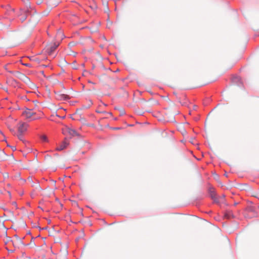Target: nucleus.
Returning <instances> with one entry per match:
<instances>
[{"label":"nucleus","mask_w":259,"mask_h":259,"mask_svg":"<svg viewBox=\"0 0 259 259\" xmlns=\"http://www.w3.org/2000/svg\"><path fill=\"white\" fill-rule=\"evenodd\" d=\"M35 114V113L34 112L28 108L24 110L22 113V116H23L26 119H31L32 116Z\"/></svg>","instance_id":"1"},{"label":"nucleus","mask_w":259,"mask_h":259,"mask_svg":"<svg viewBox=\"0 0 259 259\" xmlns=\"http://www.w3.org/2000/svg\"><path fill=\"white\" fill-rule=\"evenodd\" d=\"M28 126V124L23 122H20L18 124V131L19 133H25L27 129Z\"/></svg>","instance_id":"2"},{"label":"nucleus","mask_w":259,"mask_h":259,"mask_svg":"<svg viewBox=\"0 0 259 259\" xmlns=\"http://www.w3.org/2000/svg\"><path fill=\"white\" fill-rule=\"evenodd\" d=\"M56 98L59 100H67L69 99V97L68 95L65 93H63L61 92H55Z\"/></svg>","instance_id":"3"},{"label":"nucleus","mask_w":259,"mask_h":259,"mask_svg":"<svg viewBox=\"0 0 259 259\" xmlns=\"http://www.w3.org/2000/svg\"><path fill=\"white\" fill-rule=\"evenodd\" d=\"M58 46V44H56V43L50 44L47 46L46 51L49 55H51L53 53V52L56 49Z\"/></svg>","instance_id":"4"},{"label":"nucleus","mask_w":259,"mask_h":259,"mask_svg":"<svg viewBox=\"0 0 259 259\" xmlns=\"http://www.w3.org/2000/svg\"><path fill=\"white\" fill-rule=\"evenodd\" d=\"M64 134H68L71 136L74 137L77 135V132L75 130L72 129L68 127H66L63 130Z\"/></svg>","instance_id":"5"},{"label":"nucleus","mask_w":259,"mask_h":259,"mask_svg":"<svg viewBox=\"0 0 259 259\" xmlns=\"http://www.w3.org/2000/svg\"><path fill=\"white\" fill-rule=\"evenodd\" d=\"M29 8H30V4L27 6V10L26 11L21 10V14L19 16H22L20 18V20L22 22L24 21L27 18L26 14L29 12Z\"/></svg>","instance_id":"6"},{"label":"nucleus","mask_w":259,"mask_h":259,"mask_svg":"<svg viewBox=\"0 0 259 259\" xmlns=\"http://www.w3.org/2000/svg\"><path fill=\"white\" fill-rule=\"evenodd\" d=\"M18 77L23 81L25 82L27 84H29L30 83V79L26 76L25 74L23 73H19L18 74Z\"/></svg>","instance_id":"7"},{"label":"nucleus","mask_w":259,"mask_h":259,"mask_svg":"<svg viewBox=\"0 0 259 259\" xmlns=\"http://www.w3.org/2000/svg\"><path fill=\"white\" fill-rule=\"evenodd\" d=\"M68 145V143L66 141H64L57 147L56 150L58 151L63 150L67 147Z\"/></svg>","instance_id":"8"},{"label":"nucleus","mask_w":259,"mask_h":259,"mask_svg":"<svg viewBox=\"0 0 259 259\" xmlns=\"http://www.w3.org/2000/svg\"><path fill=\"white\" fill-rule=\"evenodd\" d=\"M224 216L227 219H230L234 218V214L232 211L231 210H226Z\"/></svg>","instance_id":"9"},{"label":"nucleus","mask_w":259,"mask_h":259,"mask_svg":"<svg viewBox=\"0 0 259 259\" xmlns=\"http://www.w3.org/2000/svg\"><path fill=\"white\" fill-rule=\"evenodd\" d=\"M245 211L247 213L252 212L253 215H254L255 214V208L253 206H247V208H246Z\"/></svg>","instance_id":"10"},{"label":"nucleus","mask_w":259,"mask_h":259,"mask_svg":"<svg viewBox=\"0 0 259 259\" xmlns=\"http://www.w3.org/2000/svg\"><path fill=\"white\" fill-rule=\"evenodd\" d=\"M2 153L5 156V158H4V159H3V160H6V161H7V160H9V161H13V159H14V157H13V156L12 154L9 155V156H8V155H6L4 152H2Z\"/></svg>","instance_id":"11"},{"label":"nucleus","mask_w":259,"mask_h":259,"mask_svg":"<svg viewBox=\"0 0 259 259\" xmlns=\"http://www.w3.org/2000/svg\"><path fill=\"white\" fill-rule=\"evenodd\" d=\"M36 17H37L36 16L33 15L31 17V18L29 20V21H35L34 24H36L38 21V19H39L38 18H36Z\"/></svg>","instance_id":"12"},{"label":"nucleus","mask_w":259,"mask_h":259,"mask_svg":"<svg viewBox=\"0 0 259 259\" xmlns=\"http://www.w3.org/2000/svg\"><path fill=\"white\" fill-rule=\"evenodd\" d=\"M63 36V34H62V32L58 31L56 34V37L58 38L62 39Z\"/></svg>","instance_id":"13"},{"label":"nucleus","mask_w":259,"mask_h":259,"mask_svg":"<svg viewBox=\"0 0 259 259\" xmlns=\"http://www.w3.org/2000/svg\"><path fill=\"white\" fill-rule=\"evenodd\" d=\"M23 133H18V134L17 135V137L20 140L24 142L23 138Z\"/></svg>","instance_id":"14"},{"label":"nucleus","mask_w":259,"mask_h":259,"mask_svg":"<svg viewBox=\"0 0 259 259\" xmlns=\"http://www.w3.org/2000/svg\"><path fill=\"white\" fill-rule=\"evenodd\" d=\"M9 10H7V13L9 15L11 14V12H13L14 11V9L11 8L10 6H8Z\"/></svg>","instance_id":"15"},{"label":"nucleus","mask_w":259,"mask_h":259,"mask_svg":"<svg viewBox=\"0 0 259 259\" xmlns=\"http://www.w3.org/2000/svg\"><path fill=\"white\" fill-rule=\"evenodd\" d=\"M41 139L44 141H47V137L45 135H42L41 136Z\"/></svg>","instance_id":"16"},{"label":"nucleus","mask_w":259,"mask_h":259,"mask_svg":"<svg viewBox=\"0 0 259 259\" xmlns=\"http://www.w3.org/2000/svg\"><path fill=\"white\" fill-rule=\"evenodd\" d=\"M210 191L211 193H212V194H211L212 198L213 199L215 200V194L212 193L213 191L211 190V189H210Z\"/></svg>","instance_id":"17"},{"label":"nucleus","mask_w":259,"mask_h":259,"mask_svg":"<svg viewBox=\"0 0 259 259\" xmlns=\"http://www.w3.org/2000/svg\"><path fill=\"white\" fill-rule=\"evenodd\" d=\"M33 60L36 62H37L38 63H39L40 62V60L38 58H34L33 59Z\"/></svg>","instance_id":"18"},{"label":"nucleus","mask_w":259,"mask_h":259,"mask_svg":"<svg viewBox=\"0 0 259 259\" xmlns=\"http://www.w3.org/2000/svg\"><path fill=\"white\" fill-rule=\"evenodd\" d=\"M0 88H1V89H4V90H5L7 92H8V89H7V88H4L3 87V86L2 85V84H1V83H0Z\"/></svg>","instance_id":"19"},{"label":"nucleus","mask_w":259,"mask_h":259,"mask_svg":"<svg viewBox=\"0 0 259 259\" xmlns=\"http://www.w3.org/2000/svg\"><path fill=\"white\" fill-rule=\"evenodd\" d=\"M9 82H11V84L13 85H14V84L16 83V81L14 79H12V80H10Z\"/></svg>","instance_id":"20"},{"label":"nucleus","mask_w":259,"mask_h":259,"mask_svg":"<svg viewBox=\"0 0 259 259\" xmlns=\"http://www.w3.org/2000/svg\"><path fill=\"white\" fill-rule=\"evenodd\" d=\"M24 65L29 67H31V65L30 64H25Z\"/></svg>","instance_id":"21"},{"label":"nucleus","mask_w":259,"mask_h":259,"mask_svg":"<svg viewBox=\"0 0 259 259\" xmlns=\"http://www.w3.org/2000/svg\"><path fill=\"white\" fill-rule=\"evenodd\" d=\"M10 130L12 132L14 133L15 134H16L15 130L13 128H10Z\"/></svg>","instance_id":"22"},{"label":"nucleus","mask_w":259,"mask_h":259,"mask_svg":"<svg viewBox=\"0 0 259 259\" xmlns=\"http://www.w3.org/2000/svg\"><path fill=\"white\" fill-rule=\"evenodd\" d=\"M50 156H47V157H46V160H49V159H50Z\"/></svg>","instance_id":"23"},{"label":"nucleus","mask_w":259,"mask_h":259,"mask_svg":"<svg viewBox=\"0 0 259 259\" xmlns=\"http://www.w3.org/2000/svg\"><path fill=\"white\" fill-rule=\"evenodd\" d=\"M238 204V203H237V202H235V203H234V206H236V205H237Z\"/></svg>","instance_id":"24"},{"label":"nucleus","mask_w":259,"mask_h":259,"mask_svg":"<svg viewBox=\"0 0 259 259\" xmlns=\"http://www.w3.org/2000/svg\"><path fill=\"white\" fill-rule=\"evenodd\" d=\"M38 118H33L32 119L34 120V119H38Z\"/></svg>","instance_id":"25"},{"label":"nucleus","mask_w":259,"mask_h":259,"mask_svg":"<svg viewBox=\"0 0 259 259\" xmlns=\"http://www.w3.org/2000/svg\"><path fill=\"white\" fill-rule=\"evenodd\" d=\"M196 159L197 160H200V159H198V158H196Z\"/></svg>","instance_id":"26"}]
</instances>
